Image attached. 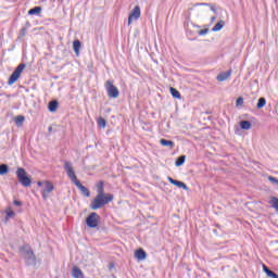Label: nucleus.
Wrapping results in <instances>:
<instances>
[{
  "label": "nucleus",
  "mask_w": 278,
  "mask_h": 278,
  "mask_svg": "<svg viewBox=\"0 0 278 278\" xmlns=\"http://www.w3.org/2000/svg\"><path fill=\"white\" fill-rule=\"evenodd\" d=\"M67 177H70L71 181L74 182V185L80 190L81 194L84 197H90V190L86 188V186L81 185V181L77 179V175L75 174V169L73 168V163L70 161H64V166H63Z\"/></svg>",
  "instance_id": "1"
},
{
  "label": "nucleus",
  "mask_w": 278,
  "mask_h": 278,
  "mask_svg": "<svg viewBox=\"0 0 278 278\" xmlns=\"http://www.w3.org/2000/svg\"><path fill=\"white\" fill-rule=\"evenodd\" d=\"M20 253L25 261L26 266H36V254L28 243L20 247Z\"/></svg>",
  "instance_id": "2"
},
{
  "label": "nucleus",
  "mask_w": 278,
  "mask_h": 278,
  "mask_svg": "<svg viewBox=\"0 0 278 278\" xmlns=\"http://www.w3.org/2000/svg\"><path fill=\"white\" fill-rule=\"evenodd\" d=\"M114 201V194L106 193V195H96V198L91 201L89 207L90 210H101L108 203H112Z\"/></svg>",
  "instance_id": "3"
},
{
  "label": "nucleus",
  "mask_w": 278,
  "mask_h": 278,
  "mask_svg": "<svg viewBox=\"0 0 278 278\" xmlns=\"http://www.w3.org/2000/svg\"><path fill=\"white\" fill-rule=\"evenodd\" d=\"M16 178L21 186H24V188H29V186H31V176L27 174V170L25 168H17Z\"/></svg>",
  "instance_id": "4"
},
{
  "label": "nucleus",
  "mask_w": 278,
  "mask_h": 278,
  "mask_svg": "<svg viewBox=\"0 0 278 278\" xmlns=\"http://www.w3.org/2000/svg\"><path fill=\"white\" fill-rule=\"evenodd\" d=\"M27 68V64L21 63L16 66V68L13 71V73L10 75L9 80H8V86H13V84H16L18 79H21V75L23 71Z\"/></svg>",
  "instance_id": "5"
},
{
  "label": "nucleus",
  "mask_w": 278,
  "mask_h": 278,
  "mask_svg": "<svg viewBox=\"0 0 278 278\" xmlns=\"http://www.w3.org/2000/svg\"><path fill=\"white\" fill-rule=\"evenodd\" d=\"M99 220H101V216L92 212L86 217L85 223L89 229H97L99 227Z\"/></svg>",
  "instance_id": "6"
},
{
  "label": "nucleus",
  "mask_w": 278,
  "mask_h": 278,
  "mask_svg": "<svg viewBox=\"0 0 278 278\" xmlns=\"http://www.w3.org/2000/svg\"><path fill=\"white\" fill-rule=\"evenodd\" d=\"M105 86H106L108 97H110V99H118L121 94V91H118V88H116V86H114V84H112L111 80H108Z\"/></svg>",
  "instance_id": "7"
},
{
  "label": "nucleus",
  "mask_w": 278,
  "mask_h": 278,
  "mask_svg": "<svg viewBox=\"0 0 278 278\" xmlns=\"http://www.w3.org/2000/svg\"><path fill=\"white\" fill-rule=\"evenodd\" d=\"M43 184H45V188L42 189L41 194H42L43 201H47V199H49V194H51V192L55 190V187L49 180L45 181Z\"/></svg>",
  "instance_id": "8"
},
{
  "label": "nucleus",
  "mask_w": 278,
  "mask_h": 278,
  "mask_svg": "<svg viewBox=\"0 0 278 278\" xmlns=\"http://www.w3.org/2000/svg\"><path fill=\"white\" fill-rule=\"evenodd\" d=\"M141 16L140 5H136L128 16V25H131L134 21H138Z\"/></svg>",
  "instance_id": "9"
},
{
  "label": "nucleus",
  "mask_w": 278,
  "mask_h": 278,
  "mask_svg": "<svg viewBox=\"0 0 278 278\" xmlns=\"http://www.w3.org/2000/svg\"><path fill=\"white\" fill-rule=\"evenodd\" d=\"M167 180L169 181V184H172V186H176V188H182V190H190L188 188V185H186L184 181L181 180H177L170 176L167 177Z\"/></svg>",
  "instance_id": "10"
},
{
  "label": "nucleus",
  "mask_w": 278,
  "mask_h": 278,
  "mask_svg": "<svg viewBox=\"0 0 278 278\" xmlns=\"http://www.w3.org/2000/svg\"><path fill=\"white\" fill-rule=\"evenodd\" d=\"M135 257L139 262H142L143 260H147V252L144 251V249L139 248L135 251Z\"/></svg>",
  "instance_id": "11"
},
{
  "label": "nucleus",
  "mask_w": 278,
  "mask_h": 278,
  "mask_svg": "<svg viewBox=\"0 0 278 278\" xmlns=\"http://www.w3.org/2000/svg\"><path fill=\"white\" fill-rule=\"evenodd\" d=\"M231 70H228L227 72L218 74L216 77L217 81H227V78L231 77Z\"/></svg>",
  "instance_id": "12"
},
{
  "label": "nucleus",
  "mask_w": 278,
  "mask_h": 278,
  "mask_svg": "<svg viewBox=\"0 0 278 278\" xmlns=\"http://www.w3.org/2000/svg\"><path fill=\"white\" fill-rule=\"evenodd\" d=\"M31 27V23L29 21H26L25 26L22 27L18 34V38H24V36H27V29Z\"/></svg>",
  "instance_id": "13"
},
{
  "label": "nucleus",
  "mask_w": 278,
  "mask_h": 278,
  "mask_svg": "<svg viewBox=\"0 0 278 278\" xmlns=\"http://www.w3.org/2000/svg\"><path fill=\"white\" fill-rule=\"evenodd\" d=\"M60 105V102L58 100H52L48 103V110L49 112H58V108Z\"/></svg>",
  "instance_id": "14"
},
{
  "label": "nucleus",
  "mask_w": 278,
  "mask_h": 278,
  "mask_svg": "<svg viewBox=\"0 0 278 278\" xmlns=\"http://www.w3.org/2000/svg\"><path fill=\"white\" fill-rule=\"evenodd\" d=\"M97 190L98 197H108V194H105V187L103 185V180H100V182L97 185Z\"/></svg>",
  "instance_id": "15"
},
{
  "label": "nucleus",
  "mask_w": 278,
  "mask_h": 278,
  "mask_svg": "<svg viewBox=\"0 0 278 278\" xmlns=\"http://www.w3.org/2000/svg\"><path fill=\"white\" fill-rule=\"evenodd\" d=\"M263 273H265V275H267V277L269 278H278L277 273L270 270V268H268V266L263 264Z\"/></svg>",
  "instance_id": "16"
},
{
  "label": "nucleus",
  "mask_w": 278,
  "mask_h": 278,
  "mask_svg": "<svg viewBox=\"0 0 278 278\" xmlns=\"http://www.w3.org/2000/svg\"><path fill=\"white\" fill-rule=\"evenodd\" d=\"M160 144H162V147H168L169 149H175V142L173 140L161 139Z\"/></svg>",
  "instance_id": "17"
},
{
  "label": "nucleus",
  "mask_w": 278,
  "mask_h": 278,
  "mask_svg": "<svg viewBox=\"0 0 278 278\" xmlns=\"http://www.w3.org/2000/svg\"><path fill=\"white\" fill-rule=\"evenodd\" d=\"M73 49H74V52L77 56H79V51L81 49V41H79V39H76L74 40L73 42Z\"/></svg>",
  "instance_id": "18"
},
{
  "label": "nucleus",
  "mask_w": 278,
  "mask_h": 278,
  "mask_svg": "<svg viewBox=\"0 0 278 278\" xmlns=\"http://www.w3.org/2000/svg\"><path fill=\"white\" fill-rule=\"evenodd\" d=\"M239 125H240V128L243 129V130H245V131H249V129H251V127H252L251 122H250V121H247V119L241 121V122L239 123Z\"/></svg>",
  "instance_id": "19"
},
{
  "label": "nucleus",
  "mask_w": 278,
  "mask_h": 278,
  "mask_svg": "<svg viewBox=\"0 0 278 278\" xmlns=\"http://www.w3.org/2000/svg\"><path fill=\"white\" fill-rule=\"evenodd\" d=\"M14 123H15L16 127H23V124L25 123V116H23V115L15 116Z\"/></svg>",
  "instance_id": "20"
},
{
  "label": "nucleus",
  "mask_w": 278,
  "mask_h": 278,
  "mask_svg": "<svg viewBox=\"0 0 278 278\" xmlns=\"http://www.w3.org/2000/svg\"><path fill=\"white\" fill-rule=\"evenodd\" d=\"M42 12V7H34L33 9L28 10V15L34 16L36 14H40Z\"/></svg>",
  "instance_id": "21"
},
{
  "label": "nucleus",
  "mask_w": 278,
  "mask_h": 278,
  "mask_svg": "<svg viewBox=\"0 0 278 278\" xmlns=\"http://www.w3.org/2000/svg\"><path fill=\"white\" fill-rule=\"evenodd\" d=\"M223 27H225V21L220 20L214 25V27L212 28V31H220Z\"/></svg>",
  "instance_id": "22"
},
{
  "label": "nucleus",
  "mask_w": 278,
  "mask_h": 278,
  "mask_svg": "<svg viewBox=\"0 0 278 278\" xmlns=\"http://www.w3.org/2000/svg\"><path fill=\"white\" fill-rule=\"evenodd\" d=\"M169 92L174 99H181V93L175 87H170Z\"/></svg>",
  "instance_id": "23"
},
{
  "label": "nucleus",
  "mask_w": 278,
  "mask_h": 278,
  "mask_svg": "<svg viewBox=\"0 0 278 278\" xmlns=\"http://www.w3.org/2000/svg\"><path fill=\"white\" fill-rule=\"evenodd\" d=\"M73 277L74 278H84V271L79 269V267L73 268Z\"/></svg>",
  "instance_id": "24"
},
{
  "label": "nucleus",
  "mask_w": 278,
  "mask_h": 278,
  "mask_svg": "<svg viewBox=\"0 0 278 278\" xmlns=\"http://www.w3.org/2000/svg\"><path fill=\"white\" fill-rule=\"evenodd\" d=\"M186 164V155H180L176 159L175 166H184Z\"/></svg>",
  "instance_id": "25"
},
{
  "label": "nucleus",
  "mask_w": 278,
  "mask_h": 278,
  "mask_svg": "<svg viewBox=\"0 0 278 278\" xmlns=\"http://www.w3.org/2000/svg\"><path fill=\"white\" fill-rule=\"evenodd\" d=\"M199 5L208 7V8H211V11L214 12V14H216V7L215 5H212L211 3H207V2H201V3H195L194 8H197Z\"/></svg>",
  "instance_id": "26"
},
{
  "label": "nucleus",
  "mask_w": 278,
  "mask_h": 278,
  "mask_svg": "<svg viewBox=\"0 0 278 278\" xmlns=\"http://www.w3.org/2000/svg\"><path fill=\"white\" fill-rule=\"evenodd\" d=\"M10 173V166L8 164L0 165V175H8Z\"/></svg>",
  "instance_id": "27"
},
{
  "label": "nucleus",
  "mask_w": 278,
  "mask_h": 278,
  "mask_svg": "<svg viewBox=\"0 0 278 278\" xmlns=\"http://www.w3.org/2000/svg\"><path fill=\"white\" fill-rule=\"evenodd\" d=\"M269 204L271 205V207H274V210L276 212H278V198L277 197H271V199L269 200Z\"/></svg>",
  "instance_id": "28"
},
{
  "label": "nucleus",
  "mask_w": 278,
  "mask_h": 278,
  "mask_svg": "<svg viewBox=\"0 0 278 278\" xmlns=\"http://www.w3.org/2000/svg\"><path fill=\"white\" fill-rule=\"evenodd\" d=\"M266 105V98H260L256 104L257 110H262Z\"/></svg>",
  "instance_id": "29"
},
{
  "label": "nucleus",
  "mask_w": 278,
  "mask_h": 278,
  "mask_svg": "<svg viewBox=\"0 0 278 278\" xmlns=\"http://www.w3.org/2000/svg\"><path fill=\"white\" fill-rule=\"evenodd\" d=\"M106 125H108V122L105 121V118H103V117L98 118V126L99 127H101L102 129H105Z\"/></svg>",
  "instance_id": "30"
},
{
  "label": "nucleus",
  "mask_w": 278,
  "mask_h": 278,
  "mask_svg": "<svg viewBox=\"0 0 278 278\" xmlns=\"http://www.w3.org/2000/svg\"><path fill=\"white\" fill-rule=\"evenodd\" d=\"M5 214H7L5 215V223H8V220H10V218H12L15 215V213H14V211H12V208L7 210Z\"/></svg>",
  "instance_id": "31"
},
{
  "label": "nucleus",
  "mask_w": 278,
  "mask_h": 278,
  "mask_svg": "<svg viewBox=\"0 0 278 278\" xmlns=\"http://www.w3.org/2000/svg\"><path fill=\"white\" fill-rule=\"evenodd\" d=\"M243 104H244V98L239 97V98L236 100V105H243Z\"/></svg>",
  "instance_id": "32"
},
{
  "label": "nucleus",
  "mask_w": 278,
  "mask_h": 278,
  "mask_svg": "<svg viewBox=\"0 0 278 278\" xmlns=\"http://www.w3.org/2000/svg\"><path fill=\"white\" fill-rule=\"evenodd\" d=\"M210 31V28H204L198 31L199 36H205Z\"/></svg>",
  "instance_id": "33"
},
{
  "label": "nucleus",
  "mask_w": 278,
  "mask_h": 278,
  "mask_svg": "<svg viewBox=\"0 0 278 278\" xmlns=\"http://www.w3.org/2000/svg\"><path fill=\"white\" fill-rule=\"evenodd\" d=\"M13 205H15V207H22L23 206V202L20 200H14L13 201Z\"/></svg>",
  "instance_id": "34"
},
{
  "label": "nucleus",
  "mask_w": 278,
  "mask_h": 278,
  "mask_svg": "<svg viewBox=\"0 0 278 278\" xmlns=\"http://www.w3.org/2000/svg\"><path fill=\"white\" fill-rule=\"evenodd\" d=\"M48 131L51 134L53 131V126H49Z\"/></svg>",
  "instance_id": "35"
},
{
  "label": "nucleus",
  "mask_w": 278,
  "mask_h": 278,
  "mask_svg": "<svg viewBox=\"0 0 278 278\" xmlns=\"http://www.w3.org/2000/svg\"><path fill=\"white\" fill-rule=\"evenodd\" d=\"M113 266H114V263H110L109 264V269L112 270Z\"/></svg>",
  "instance_id": "36"
},
{
  "label": "nucleus",
  "mask_w": 278,
  "mask_h": 278,
  "mask_svg": "<svg viewBox=\"0 0 278 278\" xmlns=\"http://www.w3.org/2000/svg\"><path fill=\"white\" fill-rule=\"evenodd\" d=\"M214 21H216V16L211 17V23H214Z\"/></svg>",
  "instance_id": "37"
},
{
  "label": "nucleus",
  "mask_w": 278,
  "mask_h": 278,
  "mask_svg": "<svg viewBox=\"0 0 278 278\" xmlns=\"http://www.w3.org/2000/svg\"><path fill=\"white\" fill-rule=\"evenodd\" d=\"M37 186L41 187L42 186V181H38Z\"/></svg>",
  "instance_id": "38"
}]
</instances>
